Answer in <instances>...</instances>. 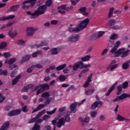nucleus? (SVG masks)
I'll use <instances>...</instances> for the list:
<instances>
[{"label":"nucleus","instance_id":"ea45409f","mask_svg":"<svg viewBox=\"0 0 130 130\" xmlns=\"http://www.w3.org/2000/svg\"><path fill=\"white\" fill-rule=\"evenodd\" d=\"M48 44V42H42V43L40 44L37 45L36 47L38 48L42 47V46H45V45H47Z\"/></svg>","mask_w":130,"mask_h":130},{"label":"nucleus","instance_id":"423d86ee","mask_svg":"<svg viewBox=\"0 0 130 130\" xmlns=\"http://www.w3.org/2000/svg\"><path fill=\"white\" fill-rule=\"evenodd\" d=\"M46 9H47V7H46V5L40 6L38 8V9L35 11V14L37 15V18H38V17H39L40 15H43V14L45 13Z\"/></svg>","mask_w":130,"mask_h":130},{"label":"nucleus","instance_id":"58836bf2","mask_svg":"<svg viewBox=\"0 0 130 130\" xmlns=\"http://www.w3.org/2000/svg\"><path fill=\"white\" fill-rule=\"evenodd\" d=\"M12 25H13V23H12L11 22H9L8 23H7V24H4L1 26V29L2 30H4V29H5V28H8V27L12 26Z\"/></svg>","mask_w":130,"mask_h":130},{"label":"nucleus","instance_id":"2f4dec72","mask_svg":"<svg viewBox=\"0 0 130 130\" xmlns=\"http://www.w3.org/2000/svg\"><path fill=\"white\" fill-rule=\"evenodd\" d=\"M67 67V64L63 63L62 65H60L56 68V70L58 71H61L62 70H63L64 68Z\"/></svg>","mask_w":130,"mask_h":130},{"label":"nucleus","instance_id":"4d7b16f0","mask_svg":"<svg viewBox=\"0 0 130 130\" xmlns=\"http://www.w3.org/2000/svg\"><path fill=\"white\" fill-rule=\"evenodd\" d=\"M11 55V53L10 52H5L4 53V56L6 58H9V57H10Z\"/></svg>","mask_w":130,"mask_h":130},{"label":"nucleus","instance_id":"6e6d98bb","mask_svg":"<svg viewBox=\"0 0 130 130\" xmlns=\"http://www.w3.org/2000/svg\"><path fill=\"white\" fill-rule=\"evenodd\" d=\"M96 115H97V112H96V111H93L91 112H90V116L91 117H96Z\"/></svg>","mask_w":130,"mask_h":130},{"label":"nucleus","instance_id":"7ed1b4c3","mask_svg":"<svg viewBox=\"0 0 130 130\" xmlns=\"http://www.w3.org/2000/svg\"><path fill=\"white\" fill-rule=\"evenodd\" d=\"M37 0H28L25 2L22 5V9H28V8L34 7Z\"/></svg>","mask_w":130,"mask_h":130},{"label":"nucleus","instance_id":"0e129e2a","mask_svg":"<svg viewBox=\"0 0 130 130\" xmlns=\"http://www.w3.org/2000/svg\"><path fill=\"white\" fill-rule=\"evenodd\" d=\"M34 68H37L38 69H42L43 66L40 64H37L33 66Z\"/></svg>","mask_w":130,"mask_h":130},{"label":"nucleus","instance_id":"f8f14e48","mask_svg":"<svg viewBox=\"0 0 130 130\" xmlns=\"http://www.w3.org/2000/svg\"><path fill=\"white\" fill-rule=\"evenodd\" d=\"M118 67V64H110L107 67V71H110V72H113Z\"/></svg>","mask_w":130,"mask_h":130},{"label":"nucleus","instance_id":"864d4df0","mask_svg":"<svg viewBox=\"0 0 130 130\" xmlns=\"http://www.w3.org/2000/svg\"><path fill=\"white\" fill-rule=\"evenodd\" d=\"M114 11V8H111L110 9V11L109 13V18H110V17L112 16V14Z\"/></svg>","mask_w":130,"mask_h":130},{"label":"nucleus","instance_id":"c85d7f7f","mask_svg":"<svg viewBox=\"0 0 130 130\" xmlns=\"http://www.w3.org/2000/svg\"><path fill=\"white\" fill-rule=\"evenodd\" d=\"M91 57L90 55H87L81 57V60H82V61H88V60H90Z\"/></svg>","mask_w":130,"mask_h":130},{"label":"nucleus","instance_id":"393cba45","mask_svg":"<svg viewBox=\"0 0 130 130\" xmlns=\"http://www.w3.org/2000/svg\"><path fill=\"white\" fill-rule=\"evenodd\" d=\"M26 14L27 15H28V16H30V19H36V18H37V16L35 14V11L33 13L30 11H27Z\"/></svg>","mask_w":130,"mask_h":130},{"label":"nucleus","instance_id":"052dcab7","mask_svg":"<svg viewBox=\"0 0 130 130\" xmlns=\"http://www.w3.org/2000/svg\"><path fill=\"white\" fill-rule=\"evenodd\" d=\"M59 80L61 82H63L66 80V76L61 75L59 77Z\"/></svg>","mask_w":130,"mask_h":130},{"label":"nucleus","instance_id":"f257e3e1","mask_svg":"<svg viewBox=\"0 0 130 130\" xmlns=\"http://www.w3.org/2000/svg\"><path fill=\"white\" fill-rule=\"evenodd\" d=\"M70 113L71 112H68L66 115L65 120L63 118H60L57 123V127H61L63 124H64L66 121L69 122L71 121V118L70 117Z\"/></svg>","mask_w":130,"mask_h":130},{"label":"nucleus","instance_id":"774afa93","mask_svg":"<svg viewBox=\"0 0 130 130\" xmlns=\"http://www.w3.org/2000/svg\"><path fill=\"white\" fill-rule=\"evenodd\" d=\"M52 1L51 0H48L46 2V5L47 6V7H50V5L52 4Z\"/></svg>","mask_w":130,"mask_h":130},{"label":"nucleus","instance_id":"bb28decb","mask_svg":"<svg viewBox=\"0 0 130 130\" xmlns=\"http://www.w3.org/2000/svg\"><path fill=\"white\" fill-rule=\"evenodd\" d=\"M19 8L20 6L19 5L13 6L9 9V12H16Z\"/></svg>","mask_w":130,"mask_h":130},{"label":"nucleus","instance_id":"603ef678","mask_svg":"<svg viewBox=\"0 0 130 130\" xmlns=\"http://www.w3.org/2000/svg\"><path fill=\"white\" fill-rule=\"evenodd\" d=\"M0 75H3V76H8V71L0 70Z\"/></svg>","mask_w":130,"mask_h":130},{"label":"nucleus","instance_id":"9d476101","mask_svg":"<svg viewBox=\"0 0 130 130\" xmlns=\"http://www.w3.org/2000/svg\"><path fill=\"white\" fill-rule=\"evenodd\" d=\"M92 76H93V74H91L87 78V80L85 82L84 84L83 85L84 88H88L89 86H90V83L92 82Z\"/></svg>","mask_w":130,"mask_h":130},{"label":"nucleus","instance_id":"e2e57ef3","mask_svg":"<svg viewBox=\"0 0 130 130\" xmlns=\"http://www.w3.org/2000/svg\"><path fill=\"white\" fill-rule=\"evenodd\" d=\"M128 86V82H125L123 83L122 87L123 89H126V88Z\"/></svg>","mask_w":130,"mask_h":130},{"label":"nucleus","instance_id":"8fccbe9b","mask_svg":"<svg viewBox=\"0 0 130 130\" xmlns=\"http://www.w3.org/2000/svg\"><path fill=\"white\" fill-rule=\"evenodd\" d=\"M56 110H57V109L55 108L51 111H47L46 112V113H47V114H48L49 115H52V114H54V113H55V111H56Z\"/></svg>","mask_w":130,"mask_h":130},{"label":"nucleus","instance_id":"39448f33","mask_svg":"<svg viewBox=\"0 0 130 130\" xmlns=\"http://www.w3.org/2000/svg\"><path fill=\"white\" fill-rule=\"evenodd\" d=\"M125 48H122L121 49H119L115 53V56H119L120 54H122V57H125V56H127L128 55V53L129 52L130 50H127L125 51Z\"/></svg>","mask_w":130,"mask_h":130},{"label":"nucleus","instance_id":"dca6fc26","mask_svg":"<svg viewBox=\"0 0 130 130\" xmlns=\"http://www.w3.org/2000/svg\"><path fill=\"white\" fill-rule=\"evenodd\" d=\"M17 30L14 29L10 30L8 32V35L11 38H15L17 36Z\"/></svg>","mask_w":130,"mask_h":130},{"label":"nucleus","instance_id":"680f3d73","mask_svg":"<svg viewBox=\"0 0 130 130\" xmlns=\"http://www.w3.org/2000/svg\"><path fill=\"white\" fill-rule=\"evenodd\" d=\"M73 9H74V7L73 6H70V7H67V5H66L65 11H66L67 12H69V11H71L73 10Z\"/></svg>","mask_w":130,"mask_h":130},{"label":"nucleus","instance_id":"20e7f679","mask_svg":"<svg viewBox=\"0 0 130 130\" xmlns=\"http://www.w3.org/2000/svg\"><path fill=\"white\" fill-rule=\"evenodd\" d=\"M89 22H90V19H89V18H86L83 21H82L79 24V26H78V29H79V31H82V30H83V29H85V28H86Z\"/></svg>","mask_w":130,"mask_h":130},{"label":"nucleus","instance_id":"c9c22d12","mask_svg":"<svg viewBox=\"0 0 130 130\" xmlns=\"http://www.w3.org/2000/svg\"><path fill=\"white\" fill-rule=\"evenodd\" d=\"M118 38V35L115 33L112 34L111 36L110 37V39L111 40H115Z\"/></svg>","mask_w":130,"mask_h":130},{"label":"nucleus","instance_id":"ddd939ff","mask_svg":"<svg viewBox=\"0 0 130 130\" xmlns=\"http://www.w3.org/2000/svg\"><path fill=\"white\" fill-rule=\"evenodd\" d=\"M16 16L15 15H10L7 16H4L0 18V21H7V20H12Z\"/></svg>","mask_w":130,"mask_h":130},{"label":"nucleus","instance_id":"09e8293b","mask_svg":"<svg viewBox=\"0 0 130 130\" xmlns=\"http://www.w3.org/2000/svg\"><path fill=\"white\" fill-rule=\"evenodd\" d=\"M118 48H116V47L114 46L110 50V53H115H115H116V52H117V49Z\"/></svg>","mask_w":130,"mask_h":130},{"label":"nucleus","instance_id":"13d9d810","mask_svg":"<svg viewBox=\"0 0 130 130\" xmlns=\"http://www.w3.org/2000/svg\"><path fill=\"white\" fill-rule=\"evenodd\" d=\"M121 43V42L120 41H117L115 42L114 46L117 48H118Z\"/></svg>","mask_w":130,"mask_h":130},{"label":"nucleus","instance_id":"de8ad7c7","mask_svg":"<svg viewBox=\"0 0 130 130\" xmlns=\"http://www.w3.org/2000/svg\"><path fill=\"white\" fill-rule=\"evenodd\" d=\"M114 24H115V20L111 19L108 21L107 25L108 26H112L114 25Z\"/></svg>","mask_w":130,"mask_h":130},{"label":"nucleus","instance_id":"49530a36","mask_svg":"<svg viewBox=\"0 0 130 130\" xmlns=\"http://www.w3.org/2000/svg\"><path fill=\"white\" fill-rule=\"evenodd\" d=\"M130 98V94H128L127 93H122L119 98Z\"/></svg>","mask_w":130,"mask_h":130},{"label":"nucleus","instance_id":"aec40b11","mask_svg":"<svg viewBox=\"0 0 130 130\" xmlns=\"http://www.w3.org/2000/svg\"><path fill=\"white\" fill-rule=\"evenodd\" d=\"M68 31L71 33L73 32H76L77 33L78 32H80V29H79L78 26L76 27H72L71 26L68 28Z\"/></svg>","mask_w":130,"mask_h":130},{"label":"nucleus","instance_id":"f3484780","mask_svg":"<svg viewBox=\"0 0 130 130\" xmlns=\"http://www.w3.org/2000/svg\"><path fill=\"white\" fill-rule=\"evenodd\" d=\"M118 83V82L116 81L109 89L107 93H106V96H109L110 95V93L113 90H114L115 89V87L116 85Z\"/></svg>","mask_w":130,"mask_h":130},{"label":"nucleus","instance_id":"6e6552de","mask_svg":"<svg viewBox=\"0 0 130 130\" xmlns=\"http://www.w3.org/2000/svg\"><path fill=\"white\" fill-rule=\"evenodd\" d=\"M84 101H86V100H83L82 103H75L72 104L70 106V110H71V112H76V111H77L76 110V107H77V105L80 106V105L84 103Z\"/></svg>","mask_w":130,"mask_h":130},{"label":"nucleus","instance_id":"e433bc0d","mask_svg":"<svg viewBox=\"0 0 130 130\" xmlns=\"http://www.w3.org/2000/svg\"><path fill=\"white\" fill-rule=\"evenodd\" d=\"M117 95H119L122 91V85H119L117 87Z\"/></svg>","mask_w":130,"mask_h":130},{"label":"nucleus","instance_id":"412c9836","mask_svg":"<svg viewBox=\"0 0 130 130\" xmlns=\"http://www.w3.org/2000/svg\"><path fill=\"white\" fill-rule=\"evenodd\" d=\"M34 85L33 84H29L27 85V86H24L21 90V92H27L28 91V90H30V89H32L33 88Z\"/></svg>","mask_w":130,"mask_h":130},{"label":"nucleus","instance_id":"37998d69","mask_svg":"<svg viewBox=\"0 0 130 130\" xmlns=\"http://www.w3.org/2000/svg\"><path fill=\"white\" fill-rule=\"evenodd\" d=\"M122 68L123 70H127V69L129 68V64H128V62L124 63L122 66Z\"/></svg>","mask_w":130,"mask_h":130},{"label":"nucleus","instance_id":"72a5a7b5","mask_svg":"<svg viewBox=\"0 0 130 130\" xmlns=\"http://www.w3.org/2000/svg\"><path fill=\"white\" fill-rule=\"evenodd\" d=\"M117 119L119 121H123L124 120H128V119H126L124 117L121 116V115H117Z\"/></svg>","mask_w":130,"mask_h":130},{"label":"nucleus","instance_id":"69168bd1","mask_svg":"<svg viewBox=\"0 0 130 130\" xmlns=\"http://www.w3.org/2000/svg\"><path fill=\"white\" fill-rule=\"evenodd\" d=\"M50 118V116L48 115H45L44 116L43 120H47L48 119H49Z\"/></svg>","mask_w":130,"mask_h":130},{"label":"nucleus","instance_id":"f03ea898","mask_svg":"<svg viewBox=\"0 0 130 130\" xmlns=\"http://www.w3.org/2000/svg\"><path fill=\"white\" fill-rule=\"evenodd\" d=\"M48 89H49V85L48 84L39 85L37 86L35 88V90H38L37 92V95H39L40 93H42L43 91H45V90H48Z\"/></svg>","mask_w":130,"mask_h":130},{"label":"nucleus","instance_id":"6ab92c4d","mask_svg":"<svg viewBox=\"0 0 130 130\" xmlns=\"http://www.w3.org/2000/svg\"><path fill=\"white\" fill-rule=\"evenodd\" d=\"M17 59L16 58H12L9 59H6L5 61V63H7L8 64H13L14 62H15Z\"/></svg>","mask_w":130,"mask_h":130},{"label":"nucleus","instance_id":"5fc2aeb1","mask_svg":"<svg viewBox=\"0 0 130 130\" xmlns=\"http://www.w3.org/2000/svg\"><path fill=\"white\" fill-rule=\"evenodd\" d=\"M17 44L20 46L24 45V44H25V41L23 40H19L17 42Z\"/></svg>","mask_w":130,"mask_h":130},{"label":"nucleus","instance_id":"4be33fe9","mask_svg":"<svg viewBox=\"0 0 130 130\" xmlns=\"http://www.w3.org/2000/svg\"><path fill=\"white\" fill-rule=\"evenodd\" d=\"M51 53L52 55H56L59 53V50L57 48H53L51 50Z\"/></svg>","mask_w":130,"mask_h":130},{"label":"nucleus","instance_id":"a211bd4d","mask_svg":"<svg viewBox=\"0 0 130 130\" xmlns=\"http://www.w3.org/2000/svg\"><path fill=\"white\" fill-rule=\"evenodd\" d=\"M37 119H38V118H37V117L31 119L28 121V123H32L33 122H35V121H36V123H40L41 122H42V121H43V119H40L38 120Z\"/></svg>","mask_w":130,"mask_h":130},{"label":"nucleus","instance_id":"473e14b6","mask_svg":"<svg viewBox=\"0 0 130 130\" xmlns=\"http://www.w3.org/2000/svg\"><path fill=\"white\" fill-rule=\"evenodd\" d=\"M8 46V43L6 42H2L0 43V49H4Z\"/></svg>","mask_w":130,"mask_h":130},{"label":"nucleus","instance_id":"a19ab883","mask_svg":"<svg viewBox=\"0 0 130 130\" xmlns=\"http://www.w3.org/2000/svg\"><path fill=\"white\" fill-rule=\"evenodd\" d=\"M94 92H95V89H89L88 90H86L85 94V95H92Z\"/></svg>","mask_w":130,"mask_h":130},{"label":"nucleus","instance_id":"a878e982","mask_svg":"<svg viewBox=\"0 0 130 130\" xmlns=\"http://www.w3.org/2000/svg\"><path fill=\"white\" fill-rule=\"evenodd\" d=\"M86 7H82L79 9V12L82 13V15L83 16H88L89 15V13L86 12Z\"/></svg>","mask_w":130,"mask_h":130},{"label":"nucleus","instance_id":"f704fd0d","mask_svg":"<svg viewBox=\"0 0 130 130\" xmlns=\"http://www.w3.org/2000/svg\"><path fill=\"white\" fill-rule=\"evenodd\" d=\"M79 120L82 122H85L87 123L90 121V117H86L83 120L82 118H79Z\"/></svg>","mask_w":130,"mask_h":130},{"label":"nucleus","instance_id":"2eb2a0df","mask_svg":"<svg viewBox=\"0 0 130 130\" xmlns=\"http://www.w3.org/2000/svg\"><path fill=\"white\" fill-rule=\"evenodd\" d=\"M21 113V110H16L12 111L8 113L9 116H14L15 115H18Z\"/></svg>","mask_w":130,"mask_h":130},{"label":"nucleus","instance_id":"cd10ccee","mask_svg":"<svg viewBox=\"0 0 130 130\" xmlns=\"http://www.w3.org/2000/svg\"><path fill=\"white\" fill-rule=\"evenodd\" d=\"M9 125L10 122H7L3 124L0 130H7L9 128Z\"/></svg>","mask_w":130,"mask_h":130},{"label":"nucleus","instance_id":"1a4fd4ad","mask_svg":"<svg viewBox=\"0 0 130 130\" xmlns=\"http://www.w3.org/2000/svg\"><path fill=\"white\" fill-rule=\"evenodd\" d=\"M80 38V36L78 34L73 35L68 38V41L72 43L77 42Z\"/></svg>","mask_w":130,"mask_h":130},{"label":"nucleus","instance_id":"c756f323","mask_svg":"<svg viewBox=\"0 0 130 130\" xmlns=\"http://www.w3.org/2000/svg\"><path fill=\"white\" fill-rule=\"evenodd\" d=\"M80 65L81 66V69H87V68H90V67H91L90 63L84 64V63L82 61L80 62Z\"/></svg>","mask_w":130,"mask_h":130},{"label":"nucleus","instance_id":"4c0bfd02","mask_svg":"<svg viewBox=\"0 0 130 130\" xmlns=\"http://www.w3.org/2000/svg\"><path fill=\"white\" fill-rule=\"evenodd\" d=\"M104 35V31H99L98 33V37L95 38L94 39V40H97V39H99V38H101Z\"/></svg>","mask_w":130,"mask_h":130},{"label":"nucleus","instance_id":"79ce46f5","mask_svg":"<svg viewBox=\"0 0 130 130\" xmlns=\"http://www.w3.org/2000/svg\"><path fill=\"white\" fill-rule=\"evenodd\" d=\"M46 112V110H43L42 111L39 113V114L37 115L36 118H39L40 117H41Z\"/></svg>","mask_w":130,"mask_h":130},{"label":"nucleus","instance_id":"4468645a","mask_svg":"<svg viewBox=\"0 0 130 130\" xmlns=\"http://www.w3.org/2000/svg\"><path fill=\"white\" fill-rule=\"evenodd\" d=\"M58 12L61 15H64L66 14V5L60 6L58 8Z\"/></svg>","mask_w":130,"mask_h":130},{"label":"nucleus","instance_id":"3c124183","mask_svg":"<svg viewBox=\"0 0 130 130\" xmlns=\"http://www.w3.org/2000/svg\"><path fill=\"white\" fill-rule=\"evenodd\" d=\"M49 96H50V94L48 92H44L42 94V97H43V98H47L49 97Z\"/></svg>","mask_w":130,"mask_h":130},{"label":"nucleus","instance_id":"b1692460","mask_svg":"<svg viewBox=\"0 0 130 130\" xmlns=\"http://www.w3.org/2000/svg\"><path fill=\"white\" fill-rule=\"evenodd\" d=\"M21 77L22 76L21 75H19L17 76H16L14 79L12 80L13 86L16 85V84L18 83L20 79H21Z\"/></svg>","mask_w":130,"mask_h":130},{"label":"nucleus","instance_id":"5701e85b","mask_svg":"<svg viewBox=\"0 0 130 130\" xmlns=\"http://www.w3.org/2000/svg\"><path fill=\"white\" fill-rule=\"evenodd\" d=\"M30 57L31 56L29 55H26L25 56H24L20 61V63H23V62H26V61H28V60L30 59Z\"/></svg>","mask_w":130,"mask_h":130},{"label":"nucleus","instance_id":"338daca9","mask_svg":"<svg viewBox=\"0 0 130 130\" xmlns=\"http://www.w3.org/2000/svg\"><path fill=\"white\" fill-rule=\"evenodd\" d=\"M57 23H58V21H57L56 20H53L51 21V25H56V24H57Z\"/></svg>","mask_w":130,"mask_h":130},{"label":"nucleus","instance_id":"7c9ffc66","mask_svg":"<svg viewBox=\"0 0 130 130\" xmlns=\"http://www.w3.org/2000/svg\"><path fill=\"white\" fill-rule=\"evenodd\" d=\"M81 69V65L80 64V62H78L76 63H75L73 66V71H78V69Z\"/></svg>","mask_w":130,"mask_h":130},{"label":"nucleus","instance_id":"bf43d9fd","mask_svg":"<svg viewBox=\"0 0 130 130\" xmlns=\"http://www.w3.org/2000/svg\"><path fill=\"white\" fill-rule=\"evenodd\" d=\"M107 52H108V49H104L102 52V56H104V55H106Z\"/></svg>","mask_w":130,"mask_h":130},{"label":"nucleus","instance_id":"c03bdc74","mask_svg":"<svg viewBox=\"0 0 130 130\" xmlns=\"http://www.w3.org/2000/svg\"><path fill=\"white\" fill-rule=\"evenodd\" d=\"M44 106H45V105H40L39 106H38V107L36 109L34 110L32 112L33 113L36 112V111H38V110H40L41 109H42V108H43Z\"/></svg>","mask_w":130,"mask_h":130},{"label":"nucleus","instance_id":"9b49d317","mask_svg":"<svg viewBox=\"0 0 130 130\" xmlns=\"http://www.w3.org/2000/svg\"><path fill=\"white\" fill-rule=\"evenodd\" d=\"M102 104L103 103L101 101L95 102L91 105V109H96L97 107H101Z\"/></svg>","mask_w":130,"mask_h":130},{"label":"nucleus","instance_id":"a18cd8bd","mask_svg":"<svg viewBox=\"0 0 130 130\" xmlns=\"http://www.w3.org/2000/svg\"><path fill=\"white\" fill-rule=\"evenodd\" d=\"M40 125L35 123L31 130H40Z\"/></svg>","mask_w":130,"mask_h":130},{"label":"nucleus","instance_id":"0eeeda50","mask_svg":"<svg viewBox=\"0 0 130 130\" xmlns=\"http://www.w3.org/2000/svg\"><path fill=\"white\" fill-rule=\"evenodd\" d=\"M38 28H36L33 26L27 27L26 29V35L28 37H31L34 35L35 31H37Z\"/></svg>","mask_w":130,"mask_h":130}]
</instances>
